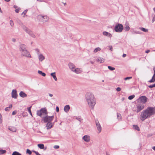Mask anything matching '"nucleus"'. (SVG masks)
Masks as SVG:
<instances>
[{"label":"nucleus","instance_id":"c9c22d12","mask_svg":"<svg viewBox=\"0 0 155 155\" xmlns=\"http://www.w3.org/2000/svg\"><path fill=\"white\" fill-rule=\"evenodd\" d=\"M108 68L110 70L113 71L115 69V68L110 66H108Z\"/></svg>","mask_w":155,"mask_h":155},{"label":"nucleus","instance_id":"412c9836","mask_svg":"<svg viewBox=\"0 0 155 155\" xmlns=\"http://www.w3.org/2000/svg\"><path fill=\"white\" fill-rule=\"evenodd\" d=\"M52 123L51 122L48 123L46 125V127L48 130L51 129L52 127Z\"/></svg>","mask_w":155,"mask_h":155},{"label":"nucleus","instance_id":"58836bf2","mask_svg":"<svg viewBox=\"0 0 155 155\" xmlns=\"http://www.w3.org/2000/svg\"><path fill=\"white\" fill-rule=\"evenodd\" d=\"M9 22L10 25L12 27H13L14 26V23L13 22V21L12 20H10V21Z\"/></svg>","mask_w":155,"mask_h":155},{"label":"nucleus","instance_id":"ddd939ff","mask_svg":"<svg viewBox=\"0 0 155 155\" xmlns=\"http://www.w3.org/2000/svg\"><path fill=\"white\" fill-rule=\"evenodd\" d=\"M82 139L85 141L87 142H88L90 140V137L88 135H85L84 136L82 137Z\"/></svg>","mask_w":155,"mask_h":155},{"label":"nucleus","instance_id":"ea45409f","mask_svg":"<svg viewBox=\"0 0 155 155\" xmlns=\"http://www.w3.org/2000/svg\"><path fill=\"white\" fill-rule=\"evenodd\" d=\"M100 63H103L104 62V58H100Z\"/></svg>","mask_w":155,"mask_h":155},{"label":"nucleus","instance_id":"37998d69","mask_svg":"<svg viewBox=\"0 0 155 155\" xmlns=\"http://www.w3.org/2000/svg\"><path fill=\"white\" fill-rule=\"evenodd\" d=\"M148 87L150 88H152L153 87H155V84H153V85H150L148 86Z\"/></svg>","mask_w":155,"mask_h":155},{"label":"nucleus","instance_id":"f704fd0d","mask_svg":"<svg viewBox=\"0 0 155 155\" xmlns=\"http://www.w3.org/2000/svg\"><path fill=\"white\" fill-rule=\"evenodd\" d=\"M135 97V95H132L129 96L128 98L129 100H131L134 98Z\"/></svg>","mask_w":155,"mask_h":155},{"label":"nucleus","instance_id":"5701e85b","mask_svg":"<svg viewBox=\"0 0 155 155\" xmlns=\"http://www.w3.org/2000/svg\"><path fill=\"white\" fill-rule=\"evenodd\" d=\"M50 75L53 77L55 81H57V78L56 76V73L55 72L51 73Z\"/></svg>","mask_w":155,"mask_h":155},{"label":"nucleus","instance_id":"f03ea898","mask_svg":"<svg viewBox=\"0 0 155 155\" xmlns=\"http://www.w3.org/2000/svg\"><path fill=\"white\" fill-rule=\"evenodd\" d=\"M86 99L89 107L93 109L96 104V99L92 93H87L86 94Z\"/></svg>","mask_w":155,"mask_h":155},{"label":"nucleus","instance_id":"6e6552de","mask_svg":"<svg viewBox=\"0 0 155 155\" xmlns=\"http://www.w3.org/2000/svg\"><path fill=\"white\" fill-rule=\"evenodd\" d=\"M21 53V55L22 57L25 56L28 58H31V56L29 53V52L27 50L22 51Z\"/></svg>","mask_w":155,"mask_h":155},{"label":"nucleus","instance_id":"1a4fd4ad","mask_svg":"<svg viewBox=\"0 0 155 155\" xmlns=\"http://www.w3.org/2000/svg\"><path fill=\"white\" fill-rule=\"evenodd\" d=\"M147 98L145 96H142L139 97L138 100L140 102V103L143 104L147 102Z\"/></svg>","mask_w":155,"mask_h":155},{"label":"nucleus","instance_id":"0e129e2a","mask_svg":"<svg viewBox=\"0 0 155 155\" xmlns=\"http://www.w3.org/2000/svg\"><path fill=\"white\" fill-rule=\"evenodd\" d=\"M49 95L50 97H52L53 96V94H49Z\"/></svg>","mask_w":155,"mask_h":155},{"label":"nucleus","instance_id":"4be33fe9","mask_svg":"<svg viewBox=\"0 0 155 155\" xmlns=\"http://www.w3.org/2000/svg\"><path fill=\"white\" fill-rule=\"evenodd\" d=\"M8 129L13 132H15L16 131V128L14 127H8Z\"/></svg>","mask_w":155,"mask_h":155},{"label":"nucleus","instance_id":"6e6d98bb","mask_svg":"<svg viewBox=\"0 0 155 155\" xmlns=\"http://www.w3.org/2000/svg\"><path fill=\"white\" fill-rule=\"evenodd\" d=\"M35 51L37 52L38 54L39 53V50L38 48H36L35 49Z\"/></svg>","mask_w":155,"mask_h":155},{"label":"nucleus","instance_id":"473e14b6","mask_svg":"<svg viewBox=\"0 0 155 155\" xmlns=\"http://www.w3.org/2000/svg\"><path fill=\"white\" fill-rule=\"evenodd\" d=\"M12 155H21V154L19 152L17 151L14 152Z\"/></svg>","mask_w":155,"mask_h":155},{"label":"nucleus","instance_id":"de8ad7c7","mask_svg":"<svg viewBox=\"0 0 155 155\" xmlns=\"http://www.w3.org/2000/svg\"><path fill=\"white\" fill-rule=\"evenodd\" d=\"M54 148L56 149H58L59 147V146L58 145H55L54 147Z\"/></svg>","mask_w":155,"mask_h":155},{"label":"nucleus","instance_id":"8fccbe9b","mask_svg":"<svg viewBox=\"0 0 155 155\" xmlns=\"http://www.w3.org/2000/svg\"><path fill=\"white\" fill-rule=\"evenodd\" d=\"M16 113H17L16 111H13L12 114V115H14L16 114Z\"/></svg>","mask_w":155,"mask_h":155},{"label":"nucleus","instance_id":"a18cd8bd","mask_svg":"<svg viewBox=\"0 0 155 155\" xmlns=\"http://www.w3.org/2000/svg\"><path fill=\"white\" fill-rule=\"evenodd\" d=\"M27 11V10H25L22 13L21 15L24 14V15H25L26 14Z\"/></svg>","mask_w":155,"mask_h":155},{"label":"nucleus","instance_id":"bb28decb","mask_svg":"<svg viewBox=\"0 0 155 155\" xmlns=\"http://www.w3.org/2000/svg\"><path fill=\"white\" fill-rule=\"evenodd\" d=\"M38 146L41 149H44V145L42 144H38Z\"/></svg>","mask_w":155,"mask_h":155},{"label":"nucleus","instance_id":"bf43d9fd","mask_svg":"<svg viewBox=\"0 0 155 155\" xmlns=\"http://www.w3.org/2000/svg\"><path fill=\"white\" fill-rule=\"evenodd\" d=\"M12 41L13 42H15L16 41V40H15V38H13L12 39Z\"/></svg>","mask_w":155,"mask_h":155},{"label":"nucleus","instance_id":"cd10ccee","mask_svg":"<svg viewBox=\"0 0 155 155\" xmlns=\"http://www.w3.org/2000/svg\"><path fill=\"white\" fill-rule=\"evenodd\" d=\"M38 73L42 75L43 76L45 77V76L46 74L45 73L41 71H38Z\"/></svg>","mask_w":155,"mask_h":155},{"label":"nucleus","instance_id":"79ce46f5","mask_svg":"<svg viewBox=\"0 0 155 155\" xmlns=\"http://www.w3.org/2000/svg\"><path fill=\"white\" fill-rule=\"evenodd\" d=\"M2 122V117L1 114H0V124H1Z\"/></svg>","mask_w":155,"mask_h":155},{"label":"nucleus","instance_id":"603ef678","mask_svg":"<svg viewBox=\"0 0 155 155\" xmlns=\"http://www.w3.org/2000/svg\"><path fill=\"white\" fill-rule=\"evenodd\" d=\"M5 110L6 111H9V108L8 107H6L5 108Z\"/></svg>","mask_w":155,"mask_h":155},{"label":"nucleus","instance_id":"0eeeda50","mask_svg":"<svg viewBox=\"0 0 155 155\" xmlns=\"http://www.w3.org/2000/svg\"><path fill=\"white\" fill-rule=\"evenodd\" d=\"M38 17L40 18V21L43 23L46 22L49 20V18L46 15L43 16L42 15H39Z\"/></svg>","mask_w":155,"mask_h":155},{"label":"nucleus","instance_id":"20e7f679","mask_svg":"<svg viewBox=\"0 0 155 155\" xmlns=\"http://www.w3.org/2000/svg\"><path fill=\"white\" fill-rule=\"evenodd\" d=\"M37 114L38 116L42 117V114H44L45 116L47 115L48 111L45 108H42L41 109L37 111Z\"/></svg>","mask_w":155,"mask_h":155},{"label":"nucleus","instance_id":"6ab92c4d","mask_svg":"<svg viewBox=\"0 0 155 155\" xmlns=\"http://www.w3.org/2000/svg\"><path fill=\"white\" fill-rule=\"evenodd\" d=\"M19 96L22 98L25 97H27V95L23 91H21L20 92Z\"/></svg>","mask_w":155,"mask_h":155},{"label":"nucleus","instance_id":"9d476101","mask_svg":"<svg viewBox=\"0 0 155 155\" xmlns=\"http://www.w3.org/2000/svg\"><path fill=\"white\" fill-rule=\"evenodd\" d=\"M18 97L17 91L15 89L13 90L12 92V97L13 98L16 99Z\"/></svg>","mask_w":155,"mask_h":155},{"label":"nucleus","instance_id":"a878e982","mask_svg":"<svg viewBox=\"0 0 155 155\" xmlns=\"http://www.w3.org/2000/svg\"><path fill=\"white\" fill-rule=\"evenodd\" d=\"M141 31H143L145 32H147L148 31V29H147L143 27H140L139 28Z\"/></svg>","mask_w":155,"mask_h":155},{"label":"nucleus","instance_id":"f3484780","mask_svg":"<svg viewBox=\"0 0 155 155\" xmlns=\"http://www.w3.org/2000/svg\"><path fill=\"white\" fill-rule=\"evenodd\" d=\"M103 34L105 36H107L109 38H111L112 37V35L110 33L106 31L103 32Z\"/></svg>","mask_w":155,"mask_h":155},{"label":"nucleus","instance_id":"2eb2a0df","mask_svg":"<svg viewBox=\"0 0 155 155\" xmlns=\"http://www.w3.org/2000/svg\"><path fill=\"white\" fill-rule=\"evenodd\" d=\"M153 76L152 77V79H151L149 81V82L150 83H152L154 82L155 81V68H153Z\"/></svg>","mask_w":155,"mask_h":155},{"label":"nucleus","instance_id":"2f4dec72","mask_svg":"<svg viewBox=\"0 0 155 155\" xmlns=\"http://www.w3.org/2000/svg\"><path fill=\"white\" fill-rule=\"evenodd\" d=\"M6 151L5 150H0V154H3L6 153Z\"/></svg>","mask_w":155,"mask_h":155},{"label":"nucleus","instance_id":"f8f14e48","mask_svg":"<svg viewBox=\"0 0 155 155\" xmlns=\"http://www.w3.org/2000/svg\"><path fill=\"white\" fill-rule=\"evenodd\" d=\"M26 46L24 44H21L19 46V51L21 52L22 51L26 50Z\"/></svg>","mask_w":155,"mask_h":155},{"label":"nucleus","instance_id":"09e8293b","mask_svg":"<svg viewBox=\"0 0 155 155\" xmlns=\"http://www.w3.org/2000/svg\"><path fill=\"white\" fill-rule=\"evenodd\" d=\"M20 10V8H18V9H16L15 10V12L16 13H18L19 10Z\"/></svg>","mask_w":155,"mask_h":155},{"label":"nucleus","instance_id":"f257e3e1","mask_svg":"<svg viewBox=\"0 0 155 155\" xmlns=\"http://www.w3.org/2000/svg\"><path fill=\"white\" fill-rule=\"evenodd\" d=\"M155 107H148L146 109L142 111L140 116L143 120H145L154 115L155 112Z\"/></svg>","mask_w":155,"mask_h":155},{"label":"nucleus","instance_id":"774afa93","mask_svg":"<svg viewBox=\"0 0 155 155\" xmlns=\"http://www.w3.org/2000/svg\"><path fill=\"white\" fill-rule=\"evenodd\" d=\"M106 155H110L109 153H108L107 152H106Z\"/></svg>","mask_w":155,"mask_h":155},{"label":"nucleus","instance_id":"4d7b16f0","mask_svg":"<svg viewBox=\"0 0 155 155\" xmlns=\"http://www.w3.org/2000/svg\"><path fill=\"white\" fill-rule=\"evenodd\" d=\"M9 109L10 108H12V104H11L10 105H9V107H8Z\"/></svg>","mask_w":155,"mask_h":155},{"label":"nucleus","instance_id":"5fc2aeb1","mask_svg":"<svg viewBox=\"0 0 155 155\" xmlns=\"http://www.w3.org/2000/svg\"><path fill=\"white\" fill-rule=\"evenodd\" d=\"M109 47L110 48V50L112 51L113 50L112 47L111 46H110Z\"/></svg>","mask_w":155,"mask_h":155},{"label":"nucleus","instance_id":"7ed1b4c3","mask_svg":"<svg viewBox=\"0 0 155 155\" xmlns=\"http://www.w3.org/2000/svg\"><path fill=\"white\" fill-rule=\"evenodd\" d=\"M42 121H43L44 123H49L51 122L54 118L53 115L51 116H49L47 115L44 117H42Z\"/></svg>","mask_w":155,"mask_h":155},{"label":"nucleus","instance_id":"c756f323","mask_svg":"<svg viewBox=\"0 0 155 155\" xmlns=\"http://www.w3.org/2000/svg\"><path fill=\"white\" fill-rule=\"evenodd\" d=\"M101 50V49L99 47H97L95 48L94 51V53H97L98 51H99Z\"/></svg>","mask_w":155,"mask_h":155},{"label":"nucleus","instance_id":"dca6fc26","mask_svg":"<svg viewBox=\"0 0 155 155\" xmlns=\"http://www.w3.org/2000/svg\"><path fill=\"white\" fill-rule=\"evenodd\" d=\"M22 28L28 34H29L31 31V30L29 29L28 28L26 27L25 25H23L22 26Z\"/></svg>","mask_w":155,"mask_h":155},{"label":"nucleus","instance_id":"338daca9","mask_svg":"<svg viewBox=\"0 0 155 155\" xmlns=\"http://www.w3.org/2000/svg\"><path fill=\"white\" fill-rule=\"evenodd\" d=\"M134 33L135 34H140V33L139 32H137V31H134Z\"/></svg>","mask_w":155,"mask_h":155},{"label":"nucleus","instance_id":"7c9ffc66","mask_svg":"<svg viewBox=\"0 0 155 155\" xmlns=\"http://www.w3.org/2000/svg\"><path fill=\"white\" fill-rule=\"evenodd\" d=\"M117 116L118 119L120 120L121 119V114L118 113H117Z\"/></svg>","mask_w":155,"mask_h":155},{"label":"nucleus","instance_id":"e2e57ef3","mask_svg":"<svg viewBox=\"0 0 155 155\" xmlns=\"http://www.w3.org/2000/svg\"><path fill=\"white\" fill-rule=\"evenodd\" d=\"M150 51V50H147L145 52L147 53H148Z\"/></svg>","mask_w":155,"mask_h":155},{"label":"nucleus","instance_id":"b1692460","mask_svg":"<svg viewBox=\"0 0 155 155\" xmlns=\"http://www.w3.org/2000/svg\"><path fill=\"white\" fill-rule=\"evenodd\" d=\"M38 58L39 61H42L45 58L44 56L42 54L39 55Z\"/></svg>","mask_w":155,"mask_h":155},{"label":"nucleus","instance_id":"864d4df0","mask_svg":"<svg viewBox=\"0 0 155 155\" xmlns=\"http://www.w3.org/2000/svg\"><path fill=\"white\" fill-rule=\"evenodd\" d=\"M56 110L58 112L59 111V108L58 107V106L56 107Z\"/></svg>","mask_w":155,"mask_h":155},{"label":"nucleus","instance_id":"69168bd1","mask_svg":"<svg viewBox=\"0 0 155 155\" xmlns=\"http://www.w3.org/2000/svg\"><path fill=\"white\" fill-rule=\"evenodd\" d=\"M97 61L98 62H100V58H98L97 59Z\"/></svg>","mask_w":155,"mask_h":155},{"label":"nucleus","instance_id":"aec40b11","mask_svg":"<svg viewBox=\"0 0 155 155\" xmlns=\"http://www.w3.org/2000/svg\"><path fill=\"white\" fill-rule=\"evenodd\" d=\"M70 109V107L68 105H66L64 107V110L66 113H68Z\"/></svg>","mask_w":155,"mask_h":155},{"label":"nucleus","instance_id":"c03bdc74","mask_svg":"<svg viewBox=\"0 0 155 155\" xmlns=\"http://www.w3.org/2000/svg\"><path fill=\"white\" fill-rule=\"evenodd\" d=\"M132 78V77H127L124 78V80H127L128 79H129Z\"/></svg>","mask_w":155,"mask_h":155},{"label":"nucleus","instance_id":"9b49d317","mask_svg":"<svg viewBox=\"0 0 155 155\" xmlns=\"http://www.w3.org/2000/svg\"><path fill=\"white\" fill-rule=\"evenodd\" d=\"M96 124V125L98 131V133H100L101 131V126L98 120H96L95 121Z\"/></svg>","mask_w":155,"mask_h":155},{"label":"nucleus","instance_id":"423d86ee","mask_svg":"<svg viewBox=\"0 0 155 155\" xmlns=\"http://www.w3.org/2000/svg\"><path fill=\"white\" fill-rule=\"evenodd\" d=\"M145 105L141 103H138L136 104L135 111L137 113H138L144 108Z\"/></svg>","mask_w":155,"mask_h":155},{"label":"nucleus","instance_id":"72a5a7b5","mask_svg":"<svg viewBox=\"0 0 155 155\" xmlns=\"http://www.w3.org/2000/svg\"><path fill=\"white\" fill-rule=\"evenodd\" d=\"M31 107H28L27 108V109H28V111L29 112V113L30 114L31 116H32V113H31Z\"/></svg>","mask_w":155,"mask_h":155},{"label":"nucleus","instance_id":"13d9d810","mask_svg":"<svg viewBox=\"0 0 155 155\" xmlns=\"http://www.w3.org/2000/svg\"><path fill=\"white\" fill-rule=\"evenodd\" d=\"M155 15H154V17H153V19H152V22H154V21H155V19H155Z\"/></svg>","mask_w":155,"mask_h":155},{"label":"nucleus","instance_id":"680f3d73","mask_svg":"<svg viewBox=\"0 0 155 155\" xmlns=\"http://www.w3.org/2000/svg\"><path fill=\"white\" fill-rule=\"evenodd\" d=\"M36 154V155H41L40 153H39L38 152H37L36 153H35Z\"/></svg>","mask_w":155,"mask_h":155},{"label":"nucleus","instance_id":"a19ab883","mask_svg":"<svg viewBox=\"0 0 155 155\" xmlns=\"http://www.w3.org/2000/svg\"><path fill=\"white\" fill-rule=\"evenodd\" d=\"M76 119L80 121H81V120H82V119L79 117H77L76 118Z\"/></svg>","mask_w":155,"mask_h":155},{"label":"nucleus","instance_id":"393cba45","mask_svg":"<svg viewBox=\"0 0 155 155\" xmlns=\"http://www.w3.org/2000/svg\"><path fill=\"white\" fill-rule=\"evenodd\" d=\"M80 71H81L79 68H75L72 71L73 72H74L77 74H79L80 73Z\"/></svg>","mask_w":155,"mask_h":155},{"label":"nucleus","instance_id":"49530a36","mask_svg":"<svg viewBox=\"0 0 155 155\" xmlns=\"http://www.w3.org/2000/svg\"><path fill=\"white\" fill-rule=\"evenodd\" d=\"M121 88L120 87H117L116 89V90L117 91H120L121 90Z\"/></svg>","mask_w":155,"mask_h":155},{"label":"nucleus","instance_id":"4468645a","mask_svg":"<svg viewBox=\"0 0 155 155\" xmlns=\"http://www.w3.org/2000/svg\"><path fill=\"white\" fill-rule=\"evenodd\" d=\"M68 66L70 69L72 71L75 68V67L74 65L71 63H69L68 64Z\"/></svg>","mask_w":155,"mask_h":155},{"label":"nucleus","instance_id":"a211bd4d","mask_svg":"<svg viewBox=\"0 0 155 155\" xmlns=\"http://www.w3.org/2000/svg\"><path fill=\"white\" fill-rule=\"evenodd\" d=\"M124 29L126 31H128L130 29V27H129V25L128 23H126L125 24V26L124 28Z\"/></svg>","mask_w":155,"mask_h":155},{"label":"nucleus","instance_id":"e433bc0d","mask_svg":"<svg viewBox=\"0 0 155 155\" xmlns=\"http://www.w3.org/2000/svg\"><path fill=\"white\" fill-rule=\"evenodd\" d=\"M29 35L33 38H35V35L33 34L32 31L29 34Z\"/></svg>","mask_w":155,"mask_h":155},{"label":"nucleus","instance_id":"4c0bfd02","mask_svg":"<svg viewBox=\"0 0 155 155\" xmlns=\"http://www.w3.org/2000/svg\"><path fill=\"white\" fill-rule=\"evenodd\" d=\"M26 153H28L29 155H30L31 154V151L29 149H27L26 150Z\"/></svg>","mask_w":155,"mask_h":155},{"label":"nucleus","instance_id":"3c124183","mask_svg":"<svg viewBox=\"0 0 155 155\" xmlns=\"http://www.w3.org/2000/svg\"><path fill=\"white\" fill-rule=\"evenodd\" d=\"M152 134H148L147 135V137H151L152 136Z\"/></svg>","mask_w":155,"mask_h":155},{"label":"nucleus","instance_id":"c85d7f7f","mask_svg":"<svg viewBox=\"0 0 155 155\" xmlns=\"http://www.w3.org/2000/svg\"><path fill=\"white\" fill-rule=\"evenodd\" d=\"M134 128L138 131H139L140 130L139 127L137 125H133Z\"/></svg>","mask_w":155,"mask_h":155},{"label":"nucleus","instance_id":"39448f33","mask_svg":"<svg viewBox=\"0 0 155 155\" xmlns=\"http://www.w3.org/2000/svg\"><path fill=\"white\" fill-rule=\"evenodd\" d=\"M123 29V26L120 24H117L114 28V31L117 32H121Z\"/></svg>","mask_w":155,"mask_h":155},{"label":"nucleus","instance_id":"052dcab7","mask_svg":"<svg viewBox=\"0 0 155 155\" xmlns=\"http://www.w3.org/2000/svg\"><path fill=\"white\" fill-rule=\"evenodd\" d=\"M126 54H123V55H122V57H123V58H124L125 57H126Z\"/></svg>","mask_w":155,"mask_h":155}]
</instances>
